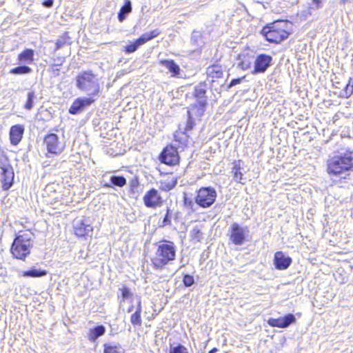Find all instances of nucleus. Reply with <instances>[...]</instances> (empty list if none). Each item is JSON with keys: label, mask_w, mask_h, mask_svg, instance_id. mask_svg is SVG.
<instances>
[{"label": "nucleus", "mask_w": 353, "mask_h": 353, "mask_svg": "<svg viewBox=\"0 0 353 353\" xmlns=\"http://www.w3.org/2000/svg\"><path fill=\"white\" fill-rule=\"evenodd\" d=\"M34 235L30 231L19 232L11 246V253L17 259L25 260L33 247Z\"/></svg>", "instance_id": "nucleus-1"}, {"label": "nucleus", "mask_w": 353, "mask_h": 353, "mask_svg": "<svg viewBox=\"0 0 353 353\" xmlns=\"http://www.w3.org/2000/svg\"><path fill=\"white\" fill-rule=\"evenodd\" d=\"M327 166L328 174L345 178L346 175H349V172L353 169L352 153L330 158L327 160Z\"/></svg>", "instance_id": "nucleus-2"}, {"label": "nucleus", "mask_w": 353, "mask_h": 353, "mask_svg": "<svg viewBox=\"0 0 353 353\" xmlns=\"http://www.w3.org/2000/svg\"><path fill=\"white\" fill-rule=\"evenodd\" d=\"M288 23L285 21H276L262 29L261 33L270 43H278L289 36Z\"/></svg>", "instance_id": "nucleus-3"}, {"label": "nucleus", "mask_w": 353, "mask_h": 353, "mask_svg": "<svg viewBox=\"0 0 353 353\" xmlns=\"http://www.w3.org/2000/svg\"><path fill=\"white\" fill-rule=\"evenodd\" d=\"M176 248L172 242L160 243L158 245L154 257L152 259L154 267L157 269L163 268L170 261L174 260Z\"/></svg>", "instance_id": "nucleus-4"}, {"label": "nucleus", "mask_w": 353, "mask_h": 353, "mask_svg": "<svg viewBox=\"0 0 353 353\" xmlns=\"http://www.w3.org/2000/svg\"><path fill=\"white\" fill-rule=\"evenodd\" d=\"M77 87L89 96H94L100 92L99 79L91 71H85L77 77Z\"/></svg>", "instance_id": "nucleus-5"}, {"label": "nucleus", "mask_w": 353, "mask_h": 353, "mask_svg": "<svg viewBox=\"0 0 353 353\" xmlns=\"http://www.w3.org/2000/svg\"><path fill=\"white\" fill-rule=\"evenodd\" d=\"M249 233L250 230L247 226L233 223L228 231L229 239L235 245H242L247 241Z\"/></svg>", "instance_id": "nucleus-6"}, {"label": "nucleus", "mask_w": 353, "mask_h": 353, "mask_svg": "<svg viewBox=\"0 0 353 353\" xmlns=\"http://www.w3.org/2000/svg\"><path fill=\"white\" fill-rule=\"evenodd\" d=\"M216 198V192L214 188L212 187L201 188L197 192L195 202L198 205L206 208L214 203Z\"/></svg>", "instance_id": "nucleus-7"}, {"label": "nucleus", "mask_w": 353, "mask_h": 353, "mask_svg": "<svg viewBox=\"0 0 353 353\" xmlns=\"http://www.w3.org/2000/svg\"><path fill=\"white\" fill-rule=\"evenodd\" d=\"M44 144L48 152L52 154H59L64 148V144L59 140V137L54 133L46 136Z\"/></svg>", "instance_id": "nucleus-8"}, {"label": "nucleus", "mask_w": 353, "mask_h": 353, "mask_svg": "<svg viewBox=\"0 0 353 353\" xmlns=\"http://www.w3.org/2000/svg\"><path fill=\"white\" fill-rule=\"evenodd\" d=\"M74 234L80 237L89 236L92 232V227L89 221L83 218H77L73 221Z\"/></svg>", "instance_id": "nucleus-9"}, {"label": "nucleus", "mask_w": 353, "mask_h": 353, "mask_svg": "<svg viewBox=\"0 0 353 353\" xmlns=\"http://www.w3.org/2000/svg\"><path fill=\"white\" fill-rule=\"evenodd\" d=\"M159 159L161 163L169 165H176L179 162V157L176 148L173 146L166 147L161 152Z\"/></svg>", "instance_id": "nucleus-10"}, {"label": "nucleus", "mask_w": 353, "mask_h": 353, "mask_svg": "<svg viewBox=\"0 0 353 353\" xmlns=\"http://www.w3.org/2000/svg\"><path fill=\"white\" fill-rule=\"evenodd\" d=\"M272 57L265 54H259L254 61L253 74L263 73L270 66Z\"/></svg>", "instance_id": "nucleus-11"}, {"label": "nucleus", "mask_w": 353, "mask_h": 353, "mask_svg": "<svg viewBox=\"0 0 353 353\" xmlns=\"http://www.w3.org/2000/svg\"><path fill=\"white\" fill-rule=\"evenodd\" d=\"M143 202L147 208H155L161 205L162 198L158 190L152 188L144 195Z\"/></svg>", "instance_id": "nucleus-12"}, {"label": "nucleus", "mask_w": 353, "mask_h": 353, "mask_svg": "<svg viewBox=\"0 0 353 353\" xmlns=\"http://www.w3.org/2000/svg\"><path fill=\"white\" fill-rule=\"evenodd\" d=\"M296 318L294 314H288L278 319L270 318L268 321V324L272 327L285 328L291 324L295 323Z\"/></svg>", "instance_id": "nucleus-13"}, {"label": "nucleus", "mask_w": 353, "mask_h": 353, "mask_svg": "<svg viewBox=\"0 0 353 353\" xmlns=\"http://www.w3.org/2000/svg\"><path fill=\"white\" fill-rule=\"evenodd\" d=\"M1 174L3 180V188L7 190L10 188L14 179L12 168L8 163H0Z\"/></svg>", "instance_id": "nucleus-14"}, {"label": "nucleus", "mask_w": 353, "mask_h": 353, "mask_svg": "<svg viewBox=\"0 0 353 353\" xmlns=\"http://www.w3.org/2000/svg\"><path fill=\"white\" fill-rule=\"evenodd\" d=\"M94 100L90 98H78L71 105L69 112L71 114H77L83 110L85 107L90 105Z\"/></svg>", "instance_id": "nucleus-15"}, {"label": "nucleus", "mask_w": 353, "mask_h": 353, "mask_svg": "<svg viewBox=\"0 0 353 353\" xmlns=\"http://www.w3.org/2000/svg\"><path fill=\"white\" fill-rule=\"evenodd\" d=\"M292 259L283 252L278 251L274 254V264L277 270H286L291 264Z\"/></svg>", "instance_id": "nucleus-16"}, {"label": "nucleus", "mask_w": 353, "mask_h": 353, "mask_svg": "<svg viewBox=\"0 0 353 353\" xmlns=\"http://www.w3.org/2000/svg\"><path fill=\"white\" fill-rule=\"evenodd\" d=\"M24 127L22 125L17 124L12 125L10 130V143L13 145H17L21 141L24 133Z\"/></svg>", "instance_id": "nucleus-17"}, {"label": "nucleus", "mask_w": 353, "mask_h": 353, "mask_svg": "<svg viewBox=\"0 0 353 353\" xmlns=\"http://www.w3.org/2000/svg\"><path fill=\"white\" fill-rule=\"evenodd\" d=\"M34 51L32 49H25L18 54V64H31L34 61Z\"/></svg>", "instance_id": "nucleus-18"}, {"label": "nucleus", "mask_w": 353, "mask_h": 353, "mask_svg": "<svg viewBox=\"0 0 353 353\" xmlns=\"http://www.w3.org/2000/svg\"><path fill=\"white\" fill-rule=\"evenodd\" d=\"M206 74L208 77L211 78L212 81L214 79L221 78L223 74V68L219 64H213L207 68Z\"/></svg>", "instance_id": "nucleus-19"}, {"label": "nucleus", "mask_w": 353, "mask_h": 353, "mask_svg": "<svg viewBox=\"0 0 353 353\" xmlns=\"http://www.w3.org/2000/svg\"><path fill=\"white\" fill-rule=\"evenodd\" d=\"M135 298L137 303L136 311L130 316V322L134 326L141 325V313L142 310L141 297L139 296H136Z\"/></svg>", "instance_id": "nucleus-20"}, {"label": "nucleus", "mask_w": 353, "mask_h": 353, "mask_svg": "<svg viewBox=\"0 0 353 353\" xmlns=\"http://www.w3.org/2000/svg\"><path fill=\"white\" fill-rule=\"evenodd\" d=\"M205 92L206 91L204 85L200 84L199 85L195 87L194 94V97L199 99L198 103L202 111H203V109L206 105Z\"/></svg>", "instance_id": "nucleus-21"}, {"label": "nucleus", "mask_w": 353, "mask_h": 353, "mask_svg": "<svg viewBox=\"0 0 353 353\" xmlns=\"http://www.w3.org/2000/svg\"><path fill=\"white\" fill-rule=\"evenodd\" d=\"M110 183H106L104 186L106 188H112L113 185L122 188L126 184V179L123 176L112 175L110 179Z\"/></svg>", "instance_id": "nucleus-22"}, {"label": "nucleus", "mask_w": 353, "mask_h": 353, "mask_svg": "<svg viewBox=\"0 0 353 353\" xmlns=\"http://www.w3.org/2000/svg\"><path fill=\"white\" fill-rule=\"evenodd\" d=\"M105 332V328L103 325H98L92 329L90 330L88 334V339L94 342L101 336H103Z\"/></svg>", "instance_id": "nucleus-23"}, {"label": "nucleus", "mask_w": 353, "mask_h": 353, "mask_svg": "<svg viewBox=\"0 0 353 353\" xmlns=\"http://www.w3.org/2000/svg\"><path fill=\"white\" fill-rule=\"evenodd\" d=\"M232 173L233 174V179L235 181L244 184L243 173L241 172L240 161L234 163Z\"/></svg>", "instance_id": "nucleus-24"}, {"label": "nucleus", "mask_w": 353, "mask_h": 353, "mask_svg": "<svg viewBox=\"0 0 353 353\" xmlns=\"http://www.w3.org/2000/svg\"><path fill=\"white\" fill-rule=\"evenodd\" d=\"M48 272L45 270L36 269L32 268V269L21 272V276L23 277H42L47 275Z\"/></svg>", "instance_id": "nucleus-25"}, {"label": "nucleus", "mask_w": 353, "mask_h": 353, "mask_svg": "<svg viewBox=\"0 0 353 353\" xmlns=\"http://www.w3.org/2000/svg\"><path fill=\"white\" fill-rule=\"evenodd\" d=\"M160 63L168 68L172 75L176 76L179 74L180 68L173 60H161Z\"/></svg>", "instance_id": "nucleus-26"}, {"label": "nucleus", "mask_w": 353, "mask_h": 353, "mask_svg": "<svg viewBox=\"0 0 353 353\" xmlns=\"http://www.w3.org/2000/svg\"><path fill=\"white\" fill-rule=\"evenodd\" d=\"M159 34V31L158 30H154L149 32H145L136 41L137 44L140 46L143 45L147 41L155 38Z\"/></svg>", "instance_id": "nucleus-27"}, {"label": "nucleus", "mask_w": 353, "mask_h": 353, "mask_svg": "<svg viewBox=\"0 0 353 353\" xmlns=\"http://www.w3.org/2000/svg\"><path fill=\"white\" fill-rule=\"evenodd\" d=\"M159 34V31L158 30H154L149 32H145L136 41L137 44L140 46L143 45L147 41L155 38Z\"/></svg>", "instance_id": "nucleus-28"}, {"label": "nucleus", "mask_w": 353, "mask_h": 353, "mask_svg": "<svg viewBox=\"0 0 353 353\" xmlns=\"http://www.w3.org/2000/svg\"><path fill=\"white\" fill-rule=\"evenodd\" d=\"M132 12V3L130 0H125V4L121 8L118 14L119 21H124L127 15Z\"/></svg>", "instance_id": "nucleus-29"}, {"label": "nucleus", "mask_w": 353, "mask_h": 353, "mask_svg": "<svg viewBox=\"0 0 353 353\" xmlns=\"http://www.w3.org/2000/svg\"><path fill=\"white\" fill-rule=\"evenodd\" d=\"M17 67H15L10 70V73L14 75L28 74L32 72V69L25 64H19Z\"/></svg>", "instance_id": "nucleus-30"}, {"label": "nucleus", "mask_w": 353, "mask_h": 353, "mask_svg": "<svg viewBox=\"0 0 353 353\" xmlns=\"http://www.w3.org/2000/svg\"><path fill=\"white\" fill-rule=\"evenodd\" d=\"M353 94V79L352 78L349 79L348 83L346 85L345 89L343 91V93L341 96L343 98H349Z\"/></svg>", "instance_id": "nucleus-31"}, {"label": "nucleus", "mask_w": 353, "mask_h": 353, "mask_svg": "<svg viewBox=\"0 0 353 353\" xmlns=\"http://www.w3.org/2000/svg\"><path fill=\"white\" fill-rule=\"evenodd\" d=\"M191 42L196 46L201 45L202 41V34L200 31L194 30L191 35Z\"/></svg>", "instance_id": "nucleus-32"}, {"label": "nucleus", "mask_w": 353, "mask_h": 353, "mask_svg": "<svg viewBox=\"0 0 353 353\" xmlns=\"http://www.w3.org/2000/svg\"><path fill=\"white\" fill-rule=\"evenodd\" d=\"M27 101L24 105L25 108L26 110H31L32 108H33V101H34V99L35 98V94H34V91H30L28 92V94H27Z\"/></svg>", "instance_id": "nucleus-33"}, {"label": "nucleus", "mask_w": 353, "mask_h": 353, "mask_svg": "<svg viewBox=\"0 0 353 353\" xmlns=\"http://www.w3.org/2000/svg\"><path fill=\"white\" fill-rule=\"evenodd\" d=\"M190 235L193 241L199 242L202 238V232L198 227H194L190 232Z\"/></svg>", "instance_id": "nucleus-34"}, {"label": "nucleus", "mask_w": 353, "mask_h": 353, "mask_svg": "<svg viewBox=\"0 0 353 353\" xmlns=\"http://www.w3.org/2000/svg\"><path fill=\"white\" fill-rule=\"evenodd\" d=\"M170 353H188V349L181 344L170 346Z\"/></svg>", "instance_id": "nucleus-35"}, {"label": "nucleus", "mask_w": 353, "mask_h": 353, "mask_svg": "<svg viewBox=\"0 0 353 353\" xmlns=\"http://www.w3.org/2000/svg\"><path fill=\"white\" fill-rule=\"evenodd\" d=\"M121 296H122L121 303L122 301H124L125 299L130 298L133 296V294L130 292V290L127 287L123 288L122 289H121Z\"/></svg>", "instance_id": "nucleus-36"}, {"label": "nucleus", "mask_w": 353, "mask_h": 353, "mask_svg": "<svg viewBox=\"0 0 353 353\" xmlns=\"http://www.w3.org/2000/svg\"><path fill=\"white\" fill-rule=\"evenodd\" d=\"M183 282L185 286L186 287H190L192 286L194 283V277L189 274H185L183 276Z\"/></svg>", "instance_id": "nucleus-37"}, {"label": "nucleus", "mask_w": 353, "mask_h": 353, "mask_svg": "<svg viewBox=\"0 0 353 353\" xmlns=\"http://www.w3.org/2000/svg\"><path fill=\"white\" fill-rule=\"evenodd\" d=\"M172 216L170 215V210L169 208L166 210V214L163 219L161 226H166L171 224Z\"/></svg>", "instance_id": "nucleus-38"}, {"label": "nucleus", "mask_w": 353, "mask_h": 353, "mask_svg": "<svg viewBox=\"0 0 353 353\" xmlns=\"http://www.w3.org/2000/svg\"><path fill=\"white\" fill-rule=\"evenodd\" d=\"M139 47V46L137 44V42L135 41L133 43L126 46L125 47V51L128 53H132L135 52Z\"/></svg>", "instance_id": "nucleus-39"}, {"label": "nucleus", "mask_w": 353, "mask_h": 353, "mask_svg": "<svg viewBox=\"0 0 353 353\" xmlns=\"http://www.w3.org/2000/svg\"><path fill=\"white\" fill-rule=\"evenodd\" d=\"M104 353H118L117 347L113 345H104Z\"/></svg>", "instance_id": "nucleus-40"}, {"label": "nucleus", "mask_w": 353, "mask_h": 353, "mask_svg": "<svg viewBox=\"0 0 353 353\" xmlns=\"http://www.w3.org/2000/svg\"><path fill=\"white\" fill-rule=\"evenodd\" d=\"M323 0H312L310 6L312 9H318L321 7Z\"/></svg>", "instance_id": "nucleus-41"}, {"label": "nucleus", "mask_w": 353, "mask_h": 353, "mask_svg": "<svg viewBox=\"0 0 353 353\" xmlns=\"http://www.w3.org/2000/svg\"><path fill=\"white\" fill-rule=\"evenodd\" d=\"M188 115H190V111H188ZM194 125V121L190 118V116H189V119L187 122L186 127H185V130L186 131L191 130L193 128Z\"/></svg>", "instance_id": "nucleus-42"}, {"label": "nucleus", "mask_w": 353, "mask_h": 353, "mask_svg": "<svg viewBox=\"0 0 353 353\" xmlns=\"http://www.w3.org/2000/svg\"><path fill=\"white\" fill-rule=\"evenodd\" d=\"M176 184V179H174L172 180L171 182H169L168 184V182H166L165 183V188L164 190H170L172 188H173Z\"/></svg>", "instance_id": "nucleus-43"}, {"label": "nucleus", "mask_w": 353, "mask_h": 353, "mask_svg": "<svg viewBox=\"0 0 353 353\" xmlns=\"http://www.w3.org/2000/svg\"><path fill=\"white\" fill-rule=\"evenodd\" d=\"M184 203L186 207L191 208L193 211L196 210V209L194 208V203L192 200L185 198Z\"/></svg>", "instance_id": "nucleus-44"}, {"label": "nucleus", "mask_w": 353, "mask_h": 353, "mask_svg": "<svg viewBox=\"0 0 353 353\" xmlns=\"http://www.w3.org/2000/svg\"><path fill=\"white\" fill-rule=\"evenodd\" d=\"M243 78H238V79H232L230 84L228 85V88H231L232 87L240 83L242 81Z\"/></svg>", "instance_id": "nucleus-45"}, {"label": "nucleus", "mask_w": 353, "mask_h": 353, "mask_svg": "<svg viewBox=\"0 0 353 353\" xmlns=\"http://www.w3.org/2000/svg\"><path fill=\"white\" fill-rule=\"evenodd\" d=\"M54 0H46L43 2V6L46 8H50L52 6Z\"/></svg>", "instance_id": "nucleus-46"}, {"label": "nucleus", "mask_w": 353, "mask_h": 353, "mask_svg": "<svg viewBox=\"0 0 353 353\" xmlns=\"http://www.w3.org/2000/svg\"><path fill=\"white\" fill-rule=\"evenodd\" d=\"M240 65H241V68L243 70L248 69L249 68V65H250L249 63H245L244 62H241Z\"/></svg>", "instance_id": "nucleus-47"}, {"label": "nucleus", "mask_w": 353, "mask_h": 353, "mask_svg": "<svg viewBox=\"0 0 353 353\" xmlns=\"http://www.w3.org/2000/svg\"><path fill=\"white\" fill-rule=\"evenodd\" d=\"M56 44H57V48H61V46H62V44H63V43H62L61 41H57V43H56Z\"/></svg>", "instance_id": "nucleus-48"}, {"label": "nucleus", "mask_w": 353, "mask_h": 353, "mask_svg": "<svg viewBox=\"0 0 353 353\" xmlns=\"http://www.w3.org/2000/svg\"><path fill=\"white\" fill-rule=\"evenodd\" d=\"M133 310H134V306H133V305H131V306L128 308V312H132L133 311Z\"/></svg>", "instance_id": "nucleus-49"}, {"label": "nucleus", "mask_w": 353, "mask_h": 353, "mask_svg": "<svg viewBox=\"0 0 353 353\" xmlns=\"http://www.w3.org/2000/svg\"><path fill=\"white\" fill-rule=\"evenodd\" d=\"M216 351H217V349H216V348H213L212 350H211L210 351V352H209V353H214V352H216Z\"/></svg>", "instance_id": "nucleus-50"}, {"label": "nucleus", "mask_w": 353, "mask_h": 353, "mask_svg": "<svg viewBox=\"0 0 353 353\" xmlns=\"http://www.w3.org/2000/svg\"><path fill=\"white\" fill-rule=\"evenodd\" d=\"M348 0H341V3H345Z\"/></svg>", "instance_id": "nucleus-51"}]
</instances>
